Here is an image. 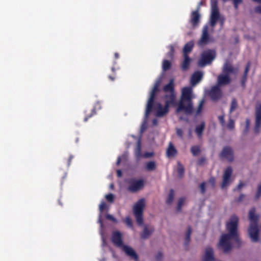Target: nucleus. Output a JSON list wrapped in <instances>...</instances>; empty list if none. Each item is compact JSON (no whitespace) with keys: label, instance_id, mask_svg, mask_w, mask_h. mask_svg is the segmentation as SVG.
I'll list each match as a JSON object with an SVG mask.
<instances>
[{"label":"nucleus","instance_id":"7ed1b4c3","mask_svg":"<svg viewBox=\"0 0 261 261\" xmlns=\"http://www.w3.org/2000/svg\"><path fill=\"white\" fill-rule=\"evenodd\" d=\"M238 69L234 68L228 61H226L222 67V72L217 77V85L219 86L229 84L231 82L230 74H236Z\"/></svg>","mask_w":261,"mask_h":261},{"label":"nucleus","instance_id":"a19ab883","mask_svg":"<svg viewBox=\"0 0 261 261\" xmlns=\"http://www.w3.org/2000/svg\"><path fill=\"white\" fill-rule=\"evenodd\" d=\"M140 152H141V146H140V142H138V144H137V148H136V155L137 156H140Z\"/></svg>","mask_w":261,"mask_h":261},{"label":"nucleus","instance_id":"052dcab7","mask_svg":"<svg viewBox=\"0 0 261 261\" xmlns=\"http://www.w3.org/2000/svg\"><path fill=\"white\" fill-rule=\"evenodd\" d=\"M117 176H118V177H121V175H122V172H121V170H118L117 171Z\"/></svg>","mask_w":261,"mask_h":261},{"label":"nucleus","instance_id":"2f4dec72","mask_svg":"<svg viewBox=\"0 0 261 261\" xmlns=\"http://www.w3.org/2000/svg\"><path fill=\"white\" fill-rule=\"evenodd\" d=\"M156 165L154 162H149L146 164V169L147 170L152 171L155 169Z\"/></svg>","mask_w":261,"mask_h":261},{"label":"nucleus","instance_id":"423d86ee","mask_svg":"<svg viewBox=\"0 0 261 261\" xmlns=\"http://www.w3.org/2000/svg\"><path fill=\"white\" fill-rule=\"evenodd\" d=\"M216 57V53L213 50L204 51L201 55V57L198 62L199 67H204L211 64Z\"/></svg>","mask_w":261,"mask_h":261},{"label":"nucleus","instance_id":"4d7b16f0","mask_svg":"<svg viewBox=\"0 0 261 261\" xmlns=\"http://www.w3.org/2000/svg\"><path fill=\"white\" fill-rule=\"evenodd\" d=\"M245 197V195L241 194L238 198V201L240 202L243 200Z\"/></svg>","mask_w":261,"mask_h":261},{"label":"nucleus","instance_id":"20e7f679","mask_svg":"<svg viewBox=\"0 0 261 261\" xmlns=\"http://www.w3.org/2000/svg\"><path fill=\"white\" fill-rule=\"evenodd\" d=\"M259 216L255 214V208L252 207L249 212L250 226L248 228V234L252 242H256L259 240L258 229L257 221Z\"/></svg>","mask_w":261,"mask_h":261},{"label":"nucleus","instance_id":"bf43d9fd","mask_svg":"<svg viewBox=\"0 0 261 261\" xmlns=\"http://www.w3.org/2000/svg\"><path fill=\"white\" fill-rule=\"evenodd\" d=\"M204 161H205L204 159H201L198 161V164L200 165H201L204 162Z\"/></svg>","mask_w":261,"mask_h":261},{"label":"nucleus","instance_id":"ea45409f","mask_svg":"<svg viewBox=\"0 0 261 261\" xmlns=\"http://www.w3.org/2000/svg\"><path fill=\"white\" fill-rule=\"evenodd\" d=\"M106 199L110 202H113L114 201V196L113 194H109L106 195L105 196Z\"/></svg>","mask_w":261,"mask_h":261},{"label":"nucleus","instance_id":"c756f323","mask_svg":"<svg viewBox=\"0 0 261 261\" xmlns=\"http://www.w3.org/2000/svg\"><path fill=\"white\" fill-rule=\"evenodd\" d=\"M186 201L185 198L181 197L178 199L177 205L176 207V210L180 212L181 210L182 206L184 205Z\"/></svg>","mask_w":261,"mask_h":261},{"label":"nucleus","instance_id":"58836bf2","mask_svg":"<svg viewBox=\"0 0 261 261\" xmlns=\"http://www.w3.org/2000/svg\"><path fill=\"white\" fill-rule=\"evenodd\" d=\"M199 17H193L191 20L193 27L197 25L199 23Z\"/></svg>","mask_w":261,"mask_h":261},{"label":"nucleus","instance_id":"13d9d810","mask_svg":"<svg viewBox=\"0 0 261 261\" xmlns=\"http://www.w3.org/2000/svg\"><path fill=\"white\" fill-rule=\"evenodd\" d=\"M215 179L214 178H211L209 180V182L211 184L212 186L213 187L214 186V185H215Z\"/></svg>","mask_w":261,"mask_h":261},{"label":"nucleus","instance_id":"393cba45","mask_svg":"<svg viewBox=\"0 0 261 261\" xmlns=\"http://www.w3.org/2000/svg\"><path fill=\"white\" fill-rule=\"evenodd\" d=\"M211 16H220L217 3L216 2L212 4V12Z\"/></svg>","mask_w":261,"mask_h":261},{"label":"nucleus","instance_id":"9b49d317","mask_svg":"<svg viewBox=\"0 0 261 261\" xmlns=\"http://www.w3.org/2000/svg\"><path fill=\"white\" fill-rule=\"evenodd\" d=\"M220 157L228 162H232L234 158L233 149L229 146L224 147L220 153Z\"/></svg>","mask_w":261,"mask_h":261},{"label":"nucleus","instance_id":"864d4df0","mask_svg":"<svg viewBox=\"0 0 261 261\" xmlns=\"http://www.w3.org/2000/svg\"><path fill=\"white\" fill-rule=\"evenodd\" d=\"M245 186V184L242 182H240L239 185L237 186L236 189L235 190H240L243 187Z\"/></svg>","mask_w":261,"mask_h":261},{"label":"nucleus","instance_id":"b1692460","mask_svg":"<svg viewBox=\"0 0 261 261\" xmlns=\"http://www.w3.org/2000/svg\"><path fill=\"white\" fill-rule=\"evenodd\" d=\"M166 100V105L167 107H169L170 105L174 104L175 101V95L174 93H169V94H167L165 96Z\"/></svg>","mask_w":261,"mask_h":261},{"label":"nucleus","instance_id":"4be33fe9","mask_svg":"<svg viewBox=\"0 0 261 261\" xmlns=\"http://www.w3.org/2000/svg\"><path fill=\"white\" fill-rule=\"evenodd\" d=\"M205 124L204 122H201L199 124L197 125L195 128V133L199 138H201L203 132L205 129Z\"/></svg>","mask_w":261,"mask_h":261},{"label":"nucleus","instance_id":"e433bc0d","mask_svg":"<svg viewBox=\"0 0 261 261\" xmlns=\"http://www.w3.org/2000/svg\"><path fill=\"white\" fill-rule=\"evenodd\" d=\"M191 151L194 155H197L200 153V149L198 146H193L191 148Z\"/></svg>","mask_w":261,"mask_h":261},{"label":"nucleus","instance_id":"a18cd8bd","mask_svg":"<svg viewBox=\"0 0 261 261\" xmlns=\"http://www.w3.org/2000/svg\"><path fill=\"white\" fill-rule=\"evenodd\" d=\"M219 120L221 123V124L223 126L225 125V120H224V116L221 115L218 116Z\"/></svg>","mask_w":261,"mask_h":261},{"label":"nucleus","instance_id":"774afa93","mask_svg":"<svg viewBox=\"0 0 261 261\" xmlns=\"http://www.w3.org/2000/svg\"><path fill=\"white\" fill-rule=\"evenodd\" d=\"M254 2H257L258 3H260L261 4V0H252Z\"/></svg>","mask_w":261,"mask_h":261},{"label":"nucleus","instance_id":"2eb2a0df","mask_svg":"<svg viewBox=\"0 0 261 261\" xmlns=\"http://www.w3.org/2000/svg\"><path fill=\"white\" fill-rule=\"evenodd\" d=\"M122 234L119 231H114L112 236V242L116 246L121 248L124 245L122 239Z\"/></svg>","mask_w":261,"mask_h":261},{"label":"nucleus","instance_id":"473e14b6","mask_svg":"<svg viewBox=\"0 0 261 261\" xmlns=\"http://www.w3.org/2000/svg\"><path fill=\"white\" fill-rule=\"evenodd\" d=\"M192 233V229L190 227H189L187 230V232L186 235L185 243L188 244L190 240V237Z\"/></svg>","mask_w":261,"mask_h":261},{"label":"nucleus","instance_id":"6e6552de","mask_svg":"<svg viewBox=\"0 0 261 261\" xmlns=\"http://www.w3.org/2000/svg\"><path fill=\"white\" fill-rule=\"evenodd\" d=\"M129 186L127 188L128 191L132 193H135L142 189L144 183L142 179H131L129 181Z\"/></svg>","mask_w":261,"mask_h":261},{"label":"nucleus","instance_id":"cd10ccee","mask_svg":"<svg viewBox=\"0 0 261 261\" xmlns=\"http://www.w3.org/2000/svg\"><path fill=\"white\" fill-rule=\"evenodd\" d=\"M238 107L237 100L236 98H232L230 103L229 113H231L234 111Z\"/></svg>","mask_w":261,"mask_h":261},{"label":"nucleus","instance_id":"0eeeda50","mask_svg":"<svg viewBox=\"0 0 261 261\" xmlns=\"http://www.w3.org/2000/svg\"><path fill=\"white\" fill-rule=\"evenodd\" d=\"M160 81H158L155 84L151 92L150 97L148 100L146 112H145V116L146 117H148L149 113L151 112V109L152 108V105L154 101V98L155 94V92L158 91L159 86L160 84Z\"/></svg>","mask_w":261,"mask_h":261},{"label":"nucleus","instance_id":"09e8293b","mask_svg":"<svg viewBox=\"0 0 261 261\" xmlns=\"http://www.w3.org/2000/svg\"><path fill=\"white\" fill-rule=\"evenodd\" d=\"M249 68H250V65H249V64H248L245 68V72H244V76H245V79H247V76L248 71L249 70Z\"/></svg>","mask_w":261,"mask_h":261},{"label":"nucleus","instance_id":"37998d69","mask_svg":"<svg viewBox=\"0 0 261 261\" xmlns=\"http://www.w3.org/2000/svg\"><path fill=\"white\" fill-rule=\"evenodd\" d=\"M106 218L109 220H111L115 223H117V220L111 215L110 214H107L106 215Z\"/></svg>","mask_w":261,"mask_h":261},{"label":"nucleus","instance_id":"79ce46f5","mask_svg":"<svg viewBox=\"0 0 261 261\" xmlns=\"http://www.w3.org/2000/svg\"><path fill=\"white\" fill-rule=\"evenodd\" d=\"M124 222H125V223H126V224L128 227H132V220H131V219H130L129 217H126V218L125 219Z\"/></svg>","mask_w":261,"mask_h":261},{"label":"nucleus","instance_id":"3c124183","mask_svg":"<svg viewBox=\"0 0 261 261\" xmlns=\"http://www.w3.org/2000/svg\"><path fill=\"white\" fill-rule=\"evenodd\" d=\"M200 191H201V193L204 194L205 192V183H204V182L202 183L200 185Z\"/></svg>","mask_w":261,"mask_h":261},{"label":"nucleus","instance_id":"bb28decb","mask_svg":"<svg viewBox=\"0 0 261 261\" xmlns=\"http://www.w3.org/2000/svg\"><path fill=\"white\" fill-rule=\"evenodd\" d=\"M222 17H211L210 20V25L212 27H214L215 24L218 22H220L221 26L223 25V19H222Z\"/></svg>","mask_w":261,"mask_h":261},{"label":"nucleus","instance_id":"c9c22d12","mask_svg":"<svg viewBox=\"0 0 261 261\" xmlns=\"http://www.w3.org/2000/svg\"><path fill=\"white\" fill-rule=\"evenodd\" d=\"M227 127L230 130H233L234 128V121L231 118H230L229 119L228 123L227 125Z\"/></svg>","mask_w":261,"mask_h":261},{"label":"nucleus","instance_id":"72a5a7b5","mask_svg":"<svg viewBox=\"0 0 261 261\" xmlns=\"http://www.w3.org/2000/svg\"><path fill=\"white\" fill-rule=\"evenodd\" d=\"M201 4L202 2H201L199 3L196 10L192 12L191 16H200L199 10Z\"/></svg>","mask_w":261,"mask_h":261},{"label":"nucleus","instance_id":"a878e982","mask_svg":"<svg viewBox=\"0 0 261 261\" xmlns=\"http://www.w3.org/2000/svg\"><path fill=\"white\" fill-rule=\"evenodd\" d=\"M164 91L166 93H174L173 90V80L170 81L169 83L164 87Z\"/></svg>","mask_w":261,"mask_h":261},{"label":"nucleus","instance_id":"f3484780","mask_svg":"<svg viewBox=\"0 0 261 261\" xmlns=\"http://www.w3.org/2000/svg\"><path fill=\"white\" fill-rule=\"evenodd\" d=\"M203 75V73L202 71H197L194 72L191 79V84L193 86L196 85L202 79Z\"/></svg>","mask_w":261,"mask_h":261},{"label":"nucleus","instance_id":"dca6fc26","mask_svg":"<svg viewBox=\"0 0 261 261\" xmlns=\"http://www.w3.org/2000/svg\"><path fill=\"white\" fill-rule=\"evenodd\" d=\"M121 248L127 255L135 260H138V256L133 248L127 245H123Z\"/></svg>","mask_w":261,"mask_h":261},{"label":"nucleus","instance_id":"1a4fd4ad","mask_svg":"<svg viewBox=\"0 0 261 261\" xmlns=\"http://www.w3.org/2000/svg\"><path fill=\"white\" fill-rule=\"evenodd\" d=\"M208 95L212 100L216 101L221 99L223 94L220 87L216 85L212 87Z\"/></svg>","mask_w":261,"mask_h":261},{"label":"nucleus","instance_id":"f8f14e48","mask_svg":"<svg viewBox=\"0 0 261 261\" xmlns=\"http://www.w3.org/2000/svg\"><path fill=\"white\" fill-rule=\"evenodd\" d=\"M261 129V105L256 108L255 111V124L254 132L258 134Z\"/></svg>","mask_w":261,"mask_h":261},{"label":"nucleus","instance_id":"603ef678","mask_svg":"<svg viewBox=\"0 0 261 261\" xmlns=\"http://www.w3.org/2000/svg\"><path fill=\"white\" fill-rule=\"evenodd\" d=\"M163 258V254L161 253H158L156 256L155 259L157 261H160Z\"/></svg>","mask_w":261,"mask_h":261},{"label":"nucleus","instance_id":"c03bdc74","mask_svg":"<svg viewBox=\"0 0 261 261\" xmlns=\"http://www.w3.org/2000/svg\"><path fill=\"white\" fill-rule=\"evenodd\" d=\"M176 132L178 136H179L180 138H182L184 133L181 129L179 128H176Z\"/></svg>","mask_w":261,"mask_h":261},{"label":"nucleus","instance_id":"8fccbe9b","mask_svg":"<svg viewBox=\"0 0 261 261\" xmlns=\"http://www.w3.org/2000/svg\"><path fill=\"white\" fill-rule=\"evenodd\" d=\"M249 68H250V65H249V64H248L245 68V72H244V76H245V79H247V76L248 71L249 70Z\"/></svg>","mask_w":261,"mask_h":261},{"label":"nucleus","instance_id":"5701e85b","mask_svg":"<svg viewBox=\"0 0 261 261\" xmlns=\"http://www.w3.org/2000/svg\"><path fill=\"white\" fill-rule=\"evenodd\" d=\"M183 57L184 60L181 63V67L182 70L186 71L189 69L191 59L188 56Z\"/></svg>","mask_w":261,"mask_h":261},{"label":"nucleus","instance_id":"49530a36","mask_svg":"<svg viewBox=\"0 0 261 261\" xmlns=\"http://www.w3.org/2000/svg\"><path fill=\"white\" fill-rule=\"evenodd\" d=\"M107 208V204L105 202H102L99 205V210L101 212Z\"/></svg>","mask_w":261,"mask_h":261},{"label":"nucleus","instance_id":"e2e57ef3","mask_svg":"<svg viewBox=\"0 0 261 261\" xmlns=\"http://www.w3.org/2000/svg\"><path fill=\"white\" fill-rule=\"evenodd\" d=\"M152 123L154 125H157L158 124V120L156 119H153L152 121Z\"/></svg>","mask_w":261,"mask_h":261},{"label":"nucleus","instance_id":"680f3d73","mask_svg":"<svg viewBox=\"0 0 261 261\" xmlns=\"http://www.w3.org/2000/svg\"><path fill=\"white\" fill-rule=\"evenodd\" d=\"M246 81V79H245V76H243V79L242 80V85H244Z\"/></svg>","mask_w":261,"mask_h":261},{"label":"nucleus","instance_id":"338daca9","mask_svg":"<svg viewBox=\"0 0 261 261\" xmlns=\"http://www.w3.org/2000/svg\"><path fill=\"white\" fill-rule=\"evenodd\" d=\"M98 221L101 224V225H102V221H101V216L100 215L99 216V218Z\"/></svg>","mask_w":261,"mask_h":261},{"label":"nucleus","instance_id":"c85d7f7f","mask_svg":"<svg viewBox=\"0 0 261 261\" xmlns=\"http://www.w3.org/2000/svg\"><path fill=\"white\" fill-rule=\"evenodd\" d=\"M174 197V191L171 189L170 190L168 196L167 198L166 203L168 204H171L173 201Z\"/></svg>","mask_w":261,"mask_h":261},{"label":"nucleus","instance_id":"7c9ffc66","mask_svg":"<svg viewBox=\"0 0 261 261\" xmlns=\"http://www.w3.org/2000/svg\"><path fill=\"white\" fill-rule=\"evenodd\" d=\"M171 62L168 60H164L163 62L162 68L164 71H166L170 68Z\"/></svg>","mask_w":261,"mask_h":261},{"label":"nucleus","instance_id":"aec40b11","mask_svg":"<svg viewBox=\"0 0 261 261\" xmlns=\"http://www.w3.org/2000/svg\"><path fill=\"white\" fill-rule=\"evenodd\" d=\"M193 46L194 43L192 41L186 43L183 48V56H188V54L192 51Z\"/></svg>","mask_w":261,"mask_h":261},{"label":"nucleus","instance_id":"39448f33","mask_svg":"<svg viewBox=\"0 0 261 261\" xmlns=\"http://www.w3.org/2000/svg\"><path fill=\"white\" fill-rule=\"evenodd\" d=\"M145 205L144 199H141L137 202L133 207V213L138 224L141 225L143 223V212Z\"/></svg>","mask_w":261,"mask_h":261},{"label":"nucleus","instance_id":"f257e3e1","mask_svg":"<svg viewBox=\"0 0 261 261\" xmlns=\"http://www.w3.org/2000/svg\"><path fill=\"white\" fill-rule=\"evenodd\" d=\"M238 217L236 215L232 216L226 225L228 233H223L221 236L218 246L225 253H228L231 250L233 241L238 243V246L241 245V242L238 233Z\"/></svg>","mask_w":261,"mask_h":261},{"label":"nucleus","instance_id":"f704fd0d","mask_svg":"<svg viewBox=\"0 0 261 261\" xmlns=\"http://www.w3.org/2000/svg\"><path fill=\"white\" fill-rule=\"evenodd\" d=\"M177 172L180 176H181L184 173V168L183 166L179 162L177 164Z\"/></svg>","mask_w":261,"mask_h":261},{"label":"nucleus","instance_id":"6ab92c4d","mask_svg":"<svg viewBox=\"0 0 261 261\" xmlns=\"http://www.w3.org/2000/svg\"><path fill=\"white\" fill-rule=\"evenodd\" d=\"M154 231V228L151 226H145L141 237L143 239H147Z\"/></svg>","mask_w":261,"mask_h":261},{"label":"nucleus","instance_id":"4468645a","mask_svg":"<svg viewBox=\"0 0 261 261\" xmlns=\"http://www.w3.org/2000/svg\"><path fill=\"white\" fill-rule=\"evenodd\" d=\"M211 41H212V39L208 34L207 26L206 25L203 29L202 36L198 42V44L200 46H202Z\"/></svg>","mask_w":261,"mask_h":261},{"label":"nucleus","instance_id":"9d476101","mask_svg":"<svg viewBox=\"0 0 261 261\" xmlns=\"http://www.w3.org/2000/svg\"><path fill=\"white\" fill-rule=\"evenodd\" d=\"M232 173V169L230 167H228L224 171L223 176V181L221 184V188L225 189L227 188L231 182V176Z\"/></svg>","mask_w":261,"mask_h":261},{"label":"nucleus","instance_id":"0e129e2a","mask_svg":"<svg viewBox=\"0 0 261 261\" xmlns=\"http://www.w3.org/2000/svg\"><path fill=\"white\" fill-rule=\"evenodd\" d=\"M120 162H121V158L119 157L118 158V160H117V163H116L117 165H118L120 164Z\"/></svg>","mask_w":261,"mask_h":261},{"label":"nucleus","instance_id":"a211bd4d","mask_svg":"<svg viewBox=\"0 0 261 261\" xmlns=\"http://www.w3.org/2000/svg\"><path fill=\"white\" fill-rule=\"evenodd\" d=\"M214 260V257L213 249L210 247H206L205 249L202 261H213Z\"/></svg>","mask_w":261,"mask_h":261},{"label":"nucleus","instance_id":"de8ad7c7","mask_svg":"<svg viewBox=\"0 0 261 261\" xmlns=\"http://www.w3.org/2000/svg\"><path fill=\"white\" fill-rule=\"evenodd\" d=\"M234 7L235 9H238V6L239 4L242 3V0H233Z\"/></svg>","mask_w":261,"mask_h":261},{"label":"nucleus","instance_id":"5fc2aeb1","mask_svg":"<svg viewBox=\"0 0 261 261\" xmlns=\"http://www.w3.org/2000/svg\"><path fill=\"white\" fill-rule=\"evenodd\" d=\"M170 51L168 55L169 57H172L174 54V47L172 45L170 46Z\"/></svg>","mask_w":261,"mask_h":261},{"label":"nucleus","instance_id":"f03ea898","mask_svg":"<svg viewBox=\"0 0 261 261\" xmlns=\"http://www.w3.org/2000/svg\"><path fill=\"white\" fill-rule=\"evenodd\" d=\"M193 98L192 88L190 87L184 88L182 90L180 100L176 111V113L184 111L185 114L188 115L194 114L195 116L199 115L202 112L205 100L204 99H201L198 107L194 110L192 101Z\"/></svg>","mask_w":261,"mask_h":261},{"label":"nucleus","instance_id":"4c0bfd02","mask_svg":"<svg viewBox=\"0 0 261 261\" xmlns=\"http://www.w3.org/2000/svg\"><path fill=\"white\" fill-rule=\"evenodd\" d=\"M261 196V183L258 185L256 195L255 196V199L257 200Z\"/></svg>","mask_w":261,"mask_h":261},{"label":"nucleus","instance_id":"412c9836","mask_svg":"<svg viewBox=\"0 0 261 261\" xmlns=\"http://www.w3.org/2000/svg\"><path fill=\"white\" fill-rule=\"evenodd\" d=\"M177 153V150L171 142H170L166 150V154L168 158L174 156Z\"/></svg>","mask_w":261,"mask_h":261},{"label":"nucleus","instance_id":"69168bd1","mask_svg":"<svg viewBox=\"0 0 261 261\" xmlns=\"http://www.w3.org/2000/svg\"><path fill=\"white\" fill-rule=\"evenodd\" d=\"M145 129V127L144 126V124H143L141 127V132H143Z\"/></svg>","mask_w":261,"mask_h":261},{"label":"nucleus","instance_id":"ddd939ff","mask_svg":"<svg viewBox=\"0 0 261 261\" xmlns=\"http://www.w3.org/2000/svg\"><path fill=\"white\" fill-rule=\"evenodd\" d=\"M168 107L165 105L163 107L160 103H156L153 107L154 111L156 112V116L161 117L166 115L168 112Z\"/></svg>","mask_w":261,"mask_h":261},{"label":"nucleus","instance_id":"6e6d98bb","mask_svg":"<svg viewBox=\"0 0 261 261\" xmlns=\"http://www.w3.org/2000/svg\"><path fill=\"white\" fill-rule=\"evenodd\" d=\"M255 12L261 14V6L256 7L254 9Z\"/></svg>","mask_w":261,"mask_h":261}]
</instances>
